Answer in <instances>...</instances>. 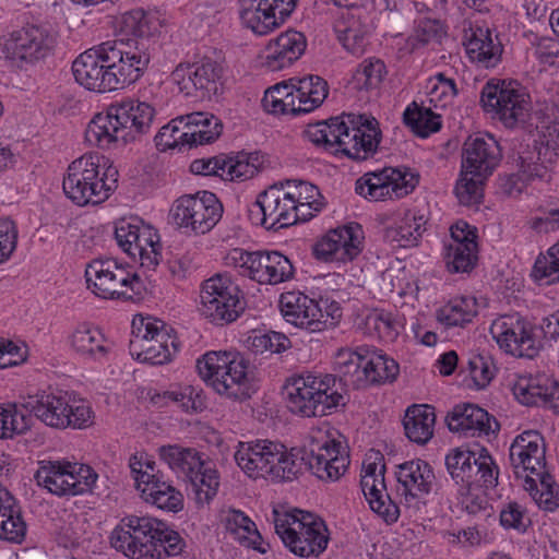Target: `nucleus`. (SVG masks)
<instances>
[{"label":"nucleus","instance_id":"nucleus-1","mask_svg":"<svg viewBox=\"0 0 559 559\" xmlns=\"http://www.w3.org/2000/svg\"><path fill=\"white\" fill-rule=\"evenodd\" d=\"M447 471L459 487L461 506L476 515L488 508L485 490L498 485L499 467L488 450L454 449L445 456Z\"/></svg>","mask_w":559,"mask_h":559},{"label":"nucleus","instance_id":"nucleus-2","mask_svg":"<svg viewBox=\"0 0 559 559\" xmlns=\"http://www.w3.org/2000/svg\"><path fill=\"white\" fill-rule=\"evenodd\" d=\"M118 179L119 171L109 157L90 152L69 164L62 189L75 205L94 206L110 198L118 188Z\"/></svg>","mask_w":559,"mask_h":559},{"label":"nucleus","instance_id":"nucleus-3","mask_svg":"<svg viewBox=\"0 0 559 559\" xmlns=\"http://www.w3.org/2000/svg\"><path fill=\"white\" fill-rule=\"evenodd\" d=\"M332 374L310 372L290 377L284 386L288 411L302 418L322 417L345 406V396L335 388Z\"/></svg>","mask_w":559,"mask_h":559},{"label":"nucleus","instance_id":"nucleus-4","mask_svg":"<svg viewBox=\"0 0 559 559\" xmlns=\"http://www.w3.org/2000/svg\"><path fill=\"white\" fill-rule=\"evenodd\" d=\"M153 116L154 109L147 103L122 102L91 120L85 140H134L148 131Z\"/></svg>","mask_w":559,"mask_h":559},{"label":"nucleus","instance_id":"nucleus-5","mask_svg":"<svg viewBox=\"0 0 559 559\" xmlns=\"http://www.w3.org/2000/svg\"><path fill=\"white\" fill-rule=\"evenodd\" d=\"M273 523L275 533L296 556L318 557L328 546L325 523L310 512L298 509L290 512L273 510Z\"/></svg>","mask_w":559,"mask_h":559},{"label":"nucleus","instance_id":"nucleus-6","mask_svg":"<svg viewBox=\"0 0 559 559\" xmlns=\"http://www.w3.org/2000/svg\"><path fill=\"white\" fill-rule=\"evenodd\" d=\"M158 454L177 478L191 486L198 503H207L216 496L219 486L218 473L203 460L199 451L168 444L160 447Z\"/></svg>","mask_w":559,"mask_h":559},{"label":"nucleus","instance_id":"nucleus-7","mask_svg":"<svg viewBox=\"0 0 559 559\" xmlns=\"http://www.w3.org/2000/svg\"><path fill=\"white\" fill-rule=\"evenodd\" d=\"M197 370L218 394L245 400L248 394V361L238 352H207L197 360Z\"/></svg>","mask_w":559,"mask_h":559},{"label":"nucleus","instance_id":"nucleus-8","mask_svg":"<svg viewBox=\"0 0 559 559\" xmlns=\"http://www.w3.org/2000/svg\"><path fill=\"white\" fill-rule=\"evenodd\" d=\"M131 476L144 502L166 512L183 509L182 493L157 468L156 462L145 452H136L129 459Z\"/></svg>","mask_w":559,"mask_h":559},{"label":"nucleus","instance_id":"nucleus-9","mask_svg":"<svg viewBox=\"0 0 559 559\" xmlns=\"http://www.w3.org/2000/svg\"><path fill=\"white\" fill-rule=\"evenodd\" d=\"M245 309L243 295L228 275L215 274L201 283L199 311L212 324H230Z\"/></svg>","mask_w":559,"mask_h":559},{"label":"nucleus","instance_id":"nucleus-10","mask_svg":"<svg viewBox=\"0 0 559 559\" xmlns=\"http://www.w3.org/2000/svg\"><path fill=\"white\" fill-rule=\"evenodd\" d=\"M480 102L485 111L495 114L510 129L523 128L531 117V96L516 81L488 82L481 91Z\"/></svg>","mask_w":559,"mask_h":559},{"label":"nucleus","instance_id":"nucleus-11","mask_svg":"<svg viewBox=\"0 0 559 559\" xmlns=\"http://www.w3.org/2000/svg\"><path fill=\"white\" fill-rule=\"evenodd\" d=\"M334 432L328 425L311 429L308 450L304 453L308 469L324 481L338 480L350 463L346 448L334 438Z\"/></svg>","mask_w":559,"mask_h":559},{"label":"nucleus","instance_id":"nucleus-12","mask_svg":"<svg viewBox=\"0 0 559 559\" xmlns=\"http://www.w3.org/2000/svg\"><path fill=\"white\" fill-rule=\"evenodd\" d=\"M37 485L58 497L91 492L98 475L88 465L69 461H40L35 473Z\"/></svg>","mask_w":559,"mask_h":559},{"label":"nucleus","instance_id":"nucleus-13","mask_svg":"<svg viewBox=\"0 0 559 559\" xmlns=\"http://www.w3.org/2000/svg\"><path fill=\"white\" fill-rule=\"evenodd\" d=\"M226 263L236 267L240 275L264 285H277L294 276L290 260L278 251L234 248L227 253Z\"/></svg>","mask_w":559,"mask_h":559},{"label":"nucleus","instance_id":"nucleus-14","mask_svg":"<svg viewBox=\"0 0 559 559\" xmlns=\"http://www.w3.org/2000/svg\"><path fill=\"white\" fill-rule=\"evenodd\" d=\"M129 349L139 361L162 365L169 361L178 348L164 321L139 314L132 321Z\"/></svg>","mask_w":559,"mask_h":559},{"label":"nucleus","instance_id":"nucleus-15","mask_svg":"<svg viewBox=\"0 0 559 559\" xmlns=\"http://www.w3.org/2000/svg\"><path fill=\"white\" fill-rule=\"evenodd\" d=\"M32 412L45 425L57 429H85L94 417L88 402L68 392L38 395Z\"/></svg>","mask_w":559,"mask_h":559},{"label":"nucleus","instance_id":"nucleus-16","mask_svg":"<svg viewBox=\"0 0 559 559\" xmlns=\"http://www.w3.org/2000/svg\"><path fill=\"white\" fill-rule=\"evenodd\" d=\"M162 521L152 516L128 515L111 531L112 548L131 559L152 558L160 536Z\"/></svg>","mask_w":559,"mask_h":559},{"label":"nucleus","instance_id":"nucleus-17","mask_svg":"<svg viewBox=\"0 0 559 559\" xmlns=\"http://www.w3.org/2000/svg\"><path fill=\"white\" fill-rule=\"evenodd\" d=\"M397 493L411 515L423 513L430 493L442 495L433 467L425 460L414 459L396 465Z\"/></svg>","mask_w":559,"mask_h":559},{"label":"nucleus","instance_id":"nucleus-18","mask_svg":"<svg viewBox=\"0 0 559 559\" xmlns=\"http://www.w3.org/2000/svg\"><path fill=\"white\" fill-rule=\"evenodd\" d=\"M87 287L99 298H131L140 294L142 282L136 273L118 264L112 259L94 260L85 270Z\"/></svg>","mask_w":559,"mask_h":559},{"label":"nucleus","instance_id":"nucleus-19","mask_svg":"<svg viewBox=\"0 0 559 559\" xmlns=\"http://www.w3.org/2000/svg\"><path fill=\"white\" fill-rule=\"evenodd\" d=\"M108 80L118 91L134 84L143 76L150 63L147 49L139 41H105Z\"/></svg>","mask_w":559,"mask_h":559},{"label":"nucleus","instance_id":"nucleus-20","mask_svg":"<svg viewBox=\"0 0 559 559\" xmlns=\"http://www.w3.org/2000/svg\"><path fill=\"white\" fill-rule=\"evenodd\" d=\"M115 238L118 246L141 267L154 270L162 258V246L156 229L138 217L122 218L116 223Z\"/></svg>","mask_w":559,"mask_h":559},{"label":"nucleus","instance_id":"nucleus-21","mask_svg":"<svg viewBox=\"0 0 559 559\" xmlns=\"http://www.w3.org/2000/svg\"><path fill=\"white\" fill-rule=\"evenodd\" d=\"M286 183L273 185L261 192L248 209L253 225L278 230L300 222Z\"/></svg>","mask_w":559,"mask_h":559},{"label":"nucleus","instance_id":"nucleus-22","mask_svg":"<svg viewBox=\"0 0 559 559\" xmlns=\"http://www.w3.org/2000/svg\"><path fill=\"white\" fill-rule=\"evenodd\" d=\"M171 214L174 223L186 233L203 235L219 222L223 206L213 192L202 191L195 195L180 197Z\"/></svg>","mask_w":559,"mask_h":559},{"label":"nucleus","instance_id":"nucleus-23","mask_svg":"<svg viewBox=\"0 0 559 559\" xmlns=\"http://www.w3.org/2000/svg\"><path fill=\"white\" fill-rule=\"evenodd\" d=\"M52 48L49 33L40 26L27 25L0 36V58L17 66L44 59Z\"/></svg>","mask_w":559,"mask_h":559},{"label":"nucleus","instance_id":"nucleus-24","mask_svg":"<svg viewBox=\"0 0 559 559\" xmlns=\"http://www.w3.org/2000/svg\"><path fill=\"white\" fill-rule=\"evenodd\" d=\"M417 185L418 177L408 169L388 167L361 176L355 191L369 201L397 200L412 193Z\"/></svg>","mask_w":559,"mask_h":559},{"label":"nucleus","instance_id":"nucleus-25","mask_svg":"<svg viewBox=\"0 0 559 559\" xmlns=\"http://www.w3.org/2000/svg\"><path fill=\"white\" fill-rule=\"evenodd\" d=\"M489 332L504 353L533 358L538 353L532 325L519 313L504 314L492 321Z\"/></svg>","mask_w":559,"mask_h":559},{"label":"nucleus","instance_id":"nucleus-26","mask_svg":"<svg viewBox=\"0 0 559 559\" xmlns=\"http://www.w3.org/2000/svg\"><path fill=\"white\" fill-rule=\"evenodd\" d=\"M222 67L211 59L192 64H179L173 78L188 97L211 98L222 88Z\"/></svg>","mask_w":559,"mask_h":559},{"label":"nucleus","instance_id":"nucleus-27","mask_svg":"<svg viewBox=\"0 0 559 559\" xmlns=\"http://www.w3.org/2000/svg\"><path fill=\"white\" fill-rule=\"evenodd\" d=\"M545 441L543 436L534 430L519 435L510 445L509 460L518 479H527L543 475L546 469Z\"/></svg>","mask_w":559,"mask_h":559},{"label":"nucleus","instance_id":"nucleus-28","mask_svg":"<svg viewBox=\"0 0 559 559\" xmlns=\"http://www.w3.org/2000/svg\"><path fill=\"white\" fill-rule=\"evenodd\" d=\"M364 230L360 224L349 223L330 230L314 245V254L325 262L346 263L357 258L364 247Z\"/></svg>","mask_w":559,"mask_h":559},{"label":"nucleus","instance_id":"nucleus-29","mask_svg":"<svg viewBox=\"0 0 559 559\" xmlns=\"http://www.w3.org/2000/svg\"><path fill=\"white\" fill-rule=\"evenodd\" d=\"M223 128L216 116L197 111L170 120L159 129L154 140H217Z\"/></svg>","mask_w":559,"mask_h":559},{"label":"nucleus","instance_id":"nucleus-30","mask_svg":"<svg viewBox=\"0 0 559 559\" xmlns=\"http://www.w3.org/2000/svg\"><path fill=\"white\" fill-rule=\"evenodd\" d=\"M384 472V464L365 462L360 487L370 509L386 524H393L400 518V508L386 492Z\"/></svg>","mask_w":559,"mask_h":559},{"label":"nucleus","instance_id":"nucleus-31","mask_svg":"<svg viewBox=\"0 0 559 559\" xmlns=\"http://www.w3.org/2000/svg\"><path fill=\"white\" fill-rule=\"evenodd\" d=\"M280 310L288 323L308 332H321L326 328L319 302L299 290L283 293L280 297Z\"/></svg>","mask_w":559,"mask_h":559},{"label":"nucleus","instance_id":"nucleus-32","mask_svg":"<svg viewBox=\"0 0 559 559\" xmlns=\"http://www.w3.org/2000/svg\"><path fill=\"white\" fill-rule=\"evenodd\" d=\"M72 72L75 81L88 91L97 93L114 91L108 80L109 70L104 43L82 52L73 61Z\"/></svg>","mask_w":559,"mask_h":559},{"label":"nucleus","instance_id":"nucleus-33","mask_svg":"<svg viewBox=\"0 0 559 559\" xmlns=\"http://www.w3.org/2000/svg\"><path fill=\"white\" fill-rule=\"evenodd\" d=\"M451 431L464 437H489L499 430L496 418L474 404L456 405L447 416Z\"/></svg>","mask_w":559,"mask_h":559},{"label":"nucleus","instance_id":"nucleus-34","mask_svg":"<svg viewBox=\"0 0 559 559\" xmlns=\"http://www.w3.org/2000/svg\"><path fill=\"white\" fill-rule=\"evenodd\" d=\"M334 31L343 47L350 53L360 56L365 52L372 31L367 12L360 8H347L335 22Z\"/></svg>","mask_w":559,"mask_h":559},{"label":"nucleus","instance_id":"nucleus-35","mask_svg":"<svg viewBox=\"0 0 559 559\" xmlns=\"http://www.w3.org/2000/svg\"><path fill=\"white\" fill-rule=\"evenodd\" d=\"M277 449L280 443L267 440L239 442L235 461L249 477L269 479Z\"/></svg>","mask_w":559,"mask_h":559},{"label":"nucleus","instance_id":"nucleus-36","mask_svg":"<svg viewBox=\"0 0 559 559\" xmlns=\"http://www.w3.org/2000/svg\"><path fill=\"white\" fill-rule=\"evenodd\" d=\"M239 15L242 25L260 36L274 31L287 16L272 0H240Z\"/></svg>","mask_w":559,"mask_h":559},{"label":"nucleus","instance_id":"nucleus-37","mask_svg":"<svg viewBox=\"0 0 559 559\" xmlns=\"http://www.w3.org/2000/svg\"><path fill=\"white\" fill-rule=\"evenodd\" d=\"M463 45L469 60L481 67L492 68L500 61L502 47L488 27L468 23V27L464 26Z\"/></svg>","mask_w":559,"mask_h":559},{"label":"nucleus","instance_id":"nucleus-38","mask_svg":"<svg viewBox=\"0 0 559 559\" xmlns=\"http://www.w3.org/2000/svg\"><path fill=\"white\" fill-rule=\"evenodd\" d=\"M307 48L306 36L290 29L271 40L265 48L264 66L271 71H278L298 60Z\"/></svg>","mask_w":559,"mask_h":559},{"label":"nucleus","instance_id":"nucleus-39","mask_svg":"<svg viewBox=\"0 0 559 559\" xmlns=\"http://www.w3.org/2000/svg\"><path fill=\"white\" fill-rule=\"evenodd\" d=\"M513 394L524 405L549 407L559 415V382L555 379H520L513 386Z\"/></svg>","mask_w":559,"mask_h":559},{"label":"nucleus","instance_id":"nucleus-40","mask_svg":"<svg viewBox=\"0 0 559 559\" xmlns=\"http://www.w3.org/2000/svg\"><path fill=\"white\" fill-rule=\"evenodd\" d=\"M502 157L500 142H464L462 169L475 177L487 178Z\"/></svg>","mask_w":559,"mask_h":559},{"label":"nucleus","instance_id":"nucleus-41","mask_svg":"<svg viewBox=\"0 0 559 559\" xmlns=\"http://www.w3.org/2000/svg\"><path fill=\"white\" fill-rule=\"evenodd\" d=\"M426 212L418 207L405 210L394 226L385 229V239L399 248H412L419 243L426 230Z\"/></svg>","mask_w":559,"mask_h":559},{"label":"nucleus","instance_id":"nucleus-42","mask_svg":"<svg viewBox=\"0 0 559 559\" xmlns=\"http://www.w3.org/2000/svg\"><path fill=\"white\" fill-rule=\"evenodd\" d=\"M399 364L381 349L368 346L365 353L361 380L358 386L379 385L393 382L399 376Z\"/></svg>","mask_w":559,"mask_h":559},{"label":"nucleus","instance_id":"nucleus-43","mask_svg":"<svg viewBox=\"0 0 559 559\" xmlns=\"http://www.w3.org/2000/svg\"><path fill=\"white\" fill-rule=\"evenodd\" d=\"M27 526L22 509L15 497L0 485V538L21 544L26 535Z\"/></svg>","mask_w":559,"mask_h":559},{"label":"nucleus","instance_id":"nucleus-44","mask_svg":"<svg viewBox=\"0 0 559 559\" xmlns=\"http://www.w3.org/2000/svg\"><path fill=\"white\" fill-rule=\"evenodd\" d=\"M289 80L300 115L309 114L319 108L329 95V85L319 75L309 74L302 78H290Z\"/></svg>","mask_w":559,"mask_h":559},{"label":"nucleus","instance_id":"nucleus-45","mask_svg":"<svg viewBox=\"0 0 559 559\" xmlns=\"http://www.w3.org/2000/svg\"><path fill=\"white\" fill-rule=\"evenodd\" d=\"M151 401L156 406L177 405L186 413H199L205 408L203 391L190 384H175L169 389L155 393Z\"/></svg>","mask_w":559,"mask_h":559},{"label":"nucleus","instance_id":"nucleus-46","mask_svg":"<svg viewBox=\"0 0 559 559\" xmlns=\"http://www.w3.org/2000/svg\"><path fill=\"white\" fill-rule=\"evenodd\" d=\"M435 424V407L427 404L409 406L403 419L406 437L417 444H426L432 438Z\"/></svg>","mask_w":559,"mask_h":559},{"label":"nucleus","instance_id":"nucleus-47","mask_svg":"<svg viewBox=\"0 0 559 559\" xmlns=\"http://www.w3.org/2000/svg\"><path fill=\"white\" fill-rule=\"evenodd\" d=\"M286 186L300 216V222H308L320 213L324 206V197L318 187L308 181H287Z\"/></svg>","mask_w":559,"mask_h":559},{"label":"nucleus","instance_id":"nucleus-48","mask_svg":"<svg viewBox=\"0 0 559 559\" xmlns=\"http://www.w3.org/2000/svg\"><path fill=\"white\" fill-rule=\"evenodd\" d=\"M336 128L341 129L342 138L352 140H381L382 130L378 119L370 114L348 112L334 117Z\"/></svg>","mask_w":559,"mask_h":559},{"label":"nucleus","instance_id":"nucleus-49","mask_svg":"<svg viewBox=\"0 0 559 559\" xmlns=\"http://www.w3.org/2000/svg\"><path fill=\"white\" fill-rule=\"evenodd\" d=\"M71 348L85 359L98 360L108 353L104 334L94 326L79 325L69 336Z\"/></svg>","mask_w":559,"mask_h":559},{"label":"nucleus","instance_id":"nucleus-50","mask_svg":"<svg viewBox=\"0 0 559 559\" xmlns=\"http://www.w3.org/2000/svg\"><path fill=\"white\" fill-rule=\"evenodd\" d=\"M290 80L276 83L265 90L263 109L274 116H300Z\"/></svg>","mask_w":559,"mask_h":559},{"label":"nucleus","instance_id":"nucleus-51","mask_svg":"<svg viewBox=\"0 0 559 559\" xmlns=\"http://www.w3.org/2000/svg\"><path fill=\"white\" fill-rule=\"evenodd\" d=\"M227 532L241 545L252 548L260 554L266 552L262 536L254 522L242 511L229 510L225 518Z\"/></svg>","mask_w":559,"mask_h":559},{"label":"nucleus","instance_id":"nucleus-52","mask_svg":"<svg viewBox=\"0 0 559 559\" xmlns=\"http://www.w3.org/2000/svg\"><path fill=\"white\" fill-rule=\"evenodd\" d=\"M559 142H518L513 147L522 167L534 169L536 165L546 166L557 160Z\"/></svg>","mask_w":559,"mask_h":559},{"label":"nucleus","instance_id":"nucleus-53","mask_svg":"<svg viewBox=\"0 0 559 559\" xmlns=\"http://www.w3.org/2000/svg\"><path fill=\"white\" fill-rule=\"evenodd\" d=\"M477 300L473 296L452 298L437 311L438 321L448 326H464L477 314Z\"/></svg>","mask_w":559,"mask_h":559},{"label":"nucleus","instance_id":"nucleus-54","mask_svg":"<svg viewBox=\"0 0 559 559\" xmlns=\"http://www.w3.org/2000/svg\"><path fill=\"white\" fill-rule=\"evenodd\" d=\"M539 508L554 512L559 508V485L554 477L546 471L543 475H536L523 483Z\"/></svg>","mask_w":559,"mask_h":559},{"label":"nucleus","instance_id":"nucleus-55","mask_svg":"<svg viewBox=\"0 0 559 559\" xmlns=\"http://www.w3.org/2000/svg\"><path fill=\"white\" fill-rule=\"evenodd\" d=\"M445 34L442 23L435 19L420 17L415 21L412 35H409L405 45L400 49L404 53H411L426 45L440 43Z\"/></svg>","mask_w":559,"mask_h":559},{"label":"nucleus","instance_id":"nucleus-56","mask_svg":"<svg viewBox=\"0 0 559 559\" xmlns=\"http://www.w3.org/2000/svg\"><path fill=\"white\" fill-rule=\"evenodd\" d=\"M324 153L336 158H348L362 162L374 158L379 151L380 142H313Z\"/></svg>","mask_w":559,"mask_h":559},{"label":"nucleus","instance_id":"nucleus-57","mask_svg":"<svg viewBox=\"0 0 559 559\" xmlns=\"http://www.w3.org/2000/svg\"><path fill=\"white\" fill-rule=\"evenodd\" d=\"M118 26L121 34L143 38L156 33L160 22L153 13L133 9L121 15Z\"/></svg>","mask_w":559,"mask_h":559},{"label":"nucleus","instance_id":"nucleus-58","mask_svg":"<svg viewBox=\"0 0 559 559\" xmlns=\"http://www.w3.org/2000/svg\"><path fill=\"white\" fill-rule=\"evenodd\" d=\"M404 121L420 138H427L442 127L439 114L432 111L430 107H419L416 103L406 107Z\"/></svg>","mask_w":559,"mask_h":559},{"label":"nucleus","instance_id":"nucleus-59","mask_svg":"<svg viewBox=\"0 0 559 559\" xmlns=\"http://www.w3.org/2000/svg\"><path fill=\"white\" fill-rule=\"evenodd\" d=\"M366 332L383 342H393L399 335V323L390 311L374 309L364 320Z\"/></svg>","mask_w":559,"mask_h":559},{"label":"nucleus","instance_id":"nucleus-60","mask_svg":"<svg viewBox=\"0 0 559 559\" xmlns=\"http://www.w3.org/2000/svg\"><path fill=\"white\" fill-rule=\"evenodd\" d=\"M443 258L449 272L460 273L471 271L477 260V243L444 245Z\"/></svg>","mask_w":559,"mask_h":559},{"label":"nucleus","instance_id":"nucleus-61","mask_svg":"<svg viewBox=\"0 0 559 559\" xmlns=\"http://www.w3.org/2000/svg\"><path fill=\"white\" fill-rule=\"evenodd\" d=\"M531 276L540 285L559 283V241L537 257Z\"/></svg>","mask_w":559,"mask_h":559},{"label":"nucleus","instance_id":"nucleus-62","mask_svg":"<svg viewBox=\"0 0 559 559\" xmlns=\"http://www.w3.org/2000/svg\"><path fill=\"white\" fill-rule=\"evenodd\" d=\"M365 353H368V345L357 346L355 349L341 348L334 359V369L343 377H356L352 382L357 386L361 380Z\"/></svg>","mask_w":559,"mask_h":559},{"label":"nucleus","instance_id":"nucleus-63","mask_svg":"<svg viewBox=\"0 0 559 559\" xmlns=\"http://www.w3.org/2000/svg\"><path fill=\"white\" fill-rule=\"evenodd\" d=\"M427 102L436 109H443L452 104L456 95V86L452 79L438 73L426 83Z\"/></svg>","mask_w":559,"mask_h":559},{"label":"nucleus","instance_id":"nucleus-64","mask_svg":"<svg viewBox=\"0 0 559 559\" xmlns=\"http://www.w3.org/2000/svg\"><path fill=\"white\" fill-rule=\"evenodd\" d=\"M485 179L461 169L454 187V194L459 203L468 207L478 206L484 198L483 185Z\"/></svg>","mask_w":559,"mask_h":559}]
</instances>
